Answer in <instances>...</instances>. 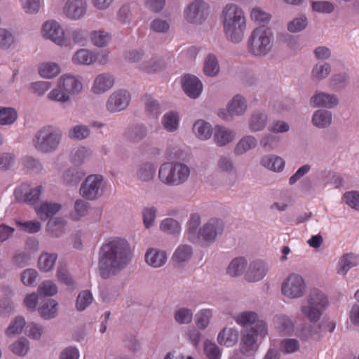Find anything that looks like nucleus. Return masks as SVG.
<instances>
[{
	"label": "nucleus",
	"mask_w": 359,
	"mask_h": 359,
	"mask_svg": "<svg viewBox=\"0 0 359 359\" xmlns=\"http://www.w3.org/2000/svg\"><path fill=\"white\" fill-rule=\"evenodd\" d=\"M133 252L128 242L119 237L107 240L98 252L97 271L102 279L118 276L130 263Z\"/></svg>",
	"instance_id": "1"
},
{
	"label": "nucleus",
	"mask_w": 359,
	"mask_h": 359,
	"mask_svg": "<svg viewBox=\"0 0 359 359\" xmlns=\"http://www.w3.org/2000/svg\"><path fill=\"white\" fill-rule=\"evenodd\" d=\"M224 32L233 43H239L246 27L243 11L236 4H227L222 11Z\"/></svg>",
	"instance_id": "2"
},
{
	"label": "nucleus",
	"mask_w": 359,
	"mask_h": 359,
	"mask_svg": "<svg viewBox=\"0 0 359 359\" xmlns=\"http://www.w3.org/2000/svg\"><path fill=\"white\" fill-rule=\"evenodd\" d=\"M190 173V168L187 164L178 161H169L160 165L158 177L165 185L178 187L187 182Z\"/></svg>",
	"instance_id": "3"
},
{
	"label": "nucleus",
	"mask_w": 359,
	"mask_h": 359,
	"mask_svg": "<svg viewBox=\"0 0 359 359\" xmlns=\"http://www.w3.org/2000/svg\"><path fill=\"white\" fill-rule=\"evenodd\" d=\"M273 34L265 26L255 28L248 39V50L256 57H264L268 55L273 46Z\"/></svg>",
	"instance_id": "4"
},
{
	"label": "nucleus",
	"mask_w": 359,
	"mask_h": 359,
	"mask_svg": "<svg viewBox=\"0 0 359 359\" xmlns=\"http://www.w3.org/2000/svg\"><path fill=\"white\" fill-rule=\"evenodd\" d=\"M62 135V131L59 128L51 126H44L35 134L34 146L40 152H53L57 149Z\"/></svg>",
	"instance_id": "5"
},
{
	"label": "nucleus",
	"mask_w": 359,
	"mask_h": 359,
	"mask_svg": "<svg viewBox=\"0 0 359 359\" xmlns=\"http://www.w3.org/2000/svg\"><path fill=\"white\" fill-rule=\"evenodd\" d=\"M329 305L327 295L318 289L310 290L307 304L302 306V313L311 321L317 322Z\"/></svg>",
	"instance_id": "6"
},
{
	"label": "nucleus",
	"mask_w": 359,
	"mask_h": 359,
	"mask_svg": "<svg viewBox=\"0 0 359 359\" xmlns=\"http://www.w3.org/2000/svg\"><path fill=\"white\" fill-rule=\"evenodd\" d=\"M267 332V326L264 321L257 323V328L245 329L241 334L240 351L245 356L253 355L258 350L257 337H264Z\"/></svg>",
	"instance_id": "7"
},
{
	"label": "nucleus",
	"mask_w": 359,
	"mask_h": 359,
	"mask_svg": "<svg viewBox=\"0 0 359 359\" xmlns=\"http://www.w3.org/2000/svg\"><path fill=\"white\" fill-rule=\"evenodd\" d=\"M104 188L102 175H90L81 184L79 194L86 200L95 201L103 195Z\"/></svg>",
	"instance_id": "8"
},
{
	"label": "nucleus",
	"mask_w": 359,
	"mask_h": 359,
	"mask_svg": "<svg viewBox=\"0 0 359 359\" xmlns=\"http://www.w3.org/2000/svg\"><path fill=\"white\" fill-rule=\"evenodd\" d=\"M210 6L204 0H194L187 6L185 14L188 22L202 24L208 17Z\"/></svg>",
	"instance_id": "9"
},
{
	"label": "nucleus",
	"mask_w": 359,
	"mask_h": 359,
	"mask_svg": "<svg viewBox=\"0 0 359 359\" xmlns=\"http://www.w3.org/2000/svg\"><path fill=\"white\" fill-rule=\"evenodd\" d=\"M306 284L303 278L298 274H291L283 283L282 292L290 298H299L304 295Z\"/></svg>",
	"instance_id": "10"
},
{
	"label": "nucleus",
	"mask_w": 359,
	"mask_h": 359,
	"mask_svg": "<svg viewBox=\"0 0 359 359\" xmlns=\"http://www.w3.org/2000/svg\"><path fill=\"white\" fill-rule=\"evenodd\" d=\"M224 228V222L222 220L210 219L199 229V241L202 239L208 244L212 243L217 236L222 235Z\"/></svg>",
	"instance_id": "11"
},
{
	"label": "nucleus",
	"mask_w": 359,
	"mask_h": 359,
	"mask_svg": "<svg viewBox=\"0 0 359 359\" xmlns=\"http://www.w3.org/2000/svg\"><path fill=\"white\" fill-rule=\"evenodd\" d=\"M130 99V94L127 90H118L109 97L106 108L111 113L119 112L128 106Z\"/></svg>",
	"instance_id": "12"
},
{
	"label": "nucleus",
	"mask_w": 359,
	"mask_h": 359,
	"mask_svg": "<svg viewBox=\"0 0 359 359\" xmlns=\"http://www.w3.org/2000/svg\"><path fill=\"white\" fill-rule=\"evenodd\" d=\"M246 109L247 104L245 98L241 95H236L229 103L227 110L220 109L218 115L224 120L231 121L233 120V116L242 115Z\"/></svg>",
	"instance_id": "13"
},
{
	"label": "nucleus",
	"mask_w": 359,
	"mask_h": 359,
	"mask_svg": "<svg viewBox=\"0 0 359 359\" xmlns=\"http://www.w3.org/2000/svg\"><path fill=\"white\" fill-rule=\"evenodd\" d=\"M43 35L59 46L65 43V34L59 23L54 20L46 22L43 25Z\"/></svg>",
	"instance_id": "14"
},
{
	"label": "nucleus",
	"mask_w": 359,
	"mask_h": 359,
	"mask_svg": "<svg viewBox=\"0 0 359 359\" xmlns=\"http://www.w3.org/2000/svg\"><path fill=\"white\" fill-rule=\"evenodd\" d=\"M339 104V99L334 94L324 92L315 93L310 98V104L313 107L333 109Z\"/></svg>",
	"instance_id": "15"
},
{
	"label": "nucleus",
	"mask_w": 359,
	"mask_h": 359,
	"mask_svg": "<svg viewBox=\"0 0 359 359\" xmlns=\"http://www.w3.org/2000/svg\"><path fill=\"white\" fill-rule=\"evenodd\" d=\"M268 267L265 262L262 260H255L250 263L247 269L245 278L250 283L261 280L266 275Z\"/></svg>",
	"instance_id": "16"
},
{
	"label": "nucleus",
	"mask_w": 359,
	"mask_h": 359,
	"mask_svg": "<svg viewBox=\"0 0 359 359\" xmlns=\"http://www.w3.org/2000/svg\"><path fill=\"white\" fill-rule=\"evenodd\" d=\"M182 85L186 95L192 99L198 98L201 94L203 84L196 76L191 74L184 75L182 79Z\"/></svg>",
	"instance_id": "17"
},
{
	"label": "nucleus",
	"mask_w": 359,
	"mask_h": 359,
	"mask_svg": "<svg viewBox=\"0 0 359 359\" xmlns=\"http://www.w3.org/2000/svg\"><path fill=\"white\" fill-rule=\"evenodd\" d=\"M86 9V0H67L64 12L68 18L76 20L85 14Z\"/></svg>",
	"instance_id": "18"
},
{
	"label": "nucleus",
	"mask_w": 359,
	"mask_h": 359,
	"mask_svg": "<svg viewBox=\"0 0 359 359\" xmlns=\"http://www.w3.org/2000/svg\"><path fill=\"white\" fill-rule=\"evenodd\" d=\"M86 175L81 168L72 167L67 169L62 175V184L68 187H76Z\"/></svg>",
	"instance_id": "19"
},
{
	"label": "nucleus",
	"mask_w": 359,
	"mask_h": 359,
	"mask_svg": "<svg viewBox=\"0 0 359 359\" xmlns=\"http://www.w3.org/2000/svg\"><path fill=\"white\" fill-rule=\"evenodd\" d=\"M61 208L62 206L59 203L45 201L35 205L34 208L39 217L41 220L46 221L53 217Z\"/></svg>",
	"instance_id": "20"
},
{
	"label": "nucleus",
	"mask_w": 359,
	"mask_h": 359,
	"mask_svg": "<svg viewBox=\"0 0 359 359\" xmlns=\"http://www.w3.org/2000/svg\"><path fill=\"white\" fill-rule=\"evenodd\" d=\"M148 130L146 126L142 123L131 125L125 131L126 139L132 143H139L147 135Z\"/></svg>",
	"instance_id": "21"
},
{
	"label": "nucleus",
	"mask_w": 359,
	"mask_h": 359,
	"mask_svg": "<svg viewBox=\"0 0 359 359\" xmlns=\"http://www.w3.org/2000/svg\"><path fill=\"white\" fill-rule=\"evenodd\" d=\"M311 123L317 128H327L332 123V114L326 109H318L313 114Z\"/></svg>",
	"instance_id": "22"
},
{
	"label": "nucleus",
	"mask_w": 359,
	"mask_h": 359,
	"mask_svg": "<svg viewBox=\"0 0 359 359\" xmlns=\"http://www.w3.org/2000/svg\"><path fill=\"white\" fill-rule=\"evenodd\" d=\"M88 34L85 29H70L66 31L65 45L79 44L85 46L88 41Z\"/></svg>",
	"instance_id": "23"
},
{
	"label": "nucleus",
	"mask_w": 359,
	"mask_h": 359,
	"mask_svg": "<svg viewBox=\"0 0 359 359\" xmlns=\"http://www.w3.org/2000/svg\"><path fill=\"white\" fill-rule=\"evenodd\" d=\"M58 87L66 93L75 94L82 90L83 86L75 76L64 75L60 79Z\"/></svg>",
	"instance_id": "24"
},
{
	"label": "nucleus",
	"mask_w": 359,
	"mask_h": 359,
	"mask_svg": "<svg viewBox=\"0 0 359 359\" xmlns=\"http://www.w3.org/2000/svg\"><path fill=\"white\" fill-rule=\"evenodd\" d=\"M145 261L152 267H161L164 265L167 261L166 252L158 249H149L145 254Z\"/></svg>",
	"instance_id": "25"
},
{
	"label": "nucleus",
	"mask_w": 359,
	"mask_h": 359,
	"mask_svg": "<svg viewBox=\"0 0 359 359\" xmlns=\"http://www.w3.org/2000/svg\"><path fill=\"white\" fill-rule=\"evenodd\" d=\"M238 331L233 328L224 327L217 337V341L222 346L231 347L238 341Z\"/></svg>",
	"instance_id": "26"
},
{
	"label": "nucleus",
	"mask_w": 359,
	"mask_h": 359,
	"mask_svg": "<svg viewBox=\"0 0 359 359\" xmlns=\"http://www.w3.org/2000/svg\"><path fill=\"white\" fill-rule=\"evenodd\" d=\"M268 122V116L262 111H254L249 119V128L252 132H259L264 129Z\"/></svg>",
	"instance_id": "27"
},
{
	"label": "nucleus",
	"mask_w": 359,
	"mask_h": 359,
	"mask_svg": "<svg viewBox=\"0 0 359 359\" xmlns=\"http://www.w3.org/2000/svg\"><path fill=\"white\" fill-rule=\"evenodd\" d=\"M156 171V168L153 163L144 162L139 165L136 177L142 182H148L154 178Z\"/></svg>",
	"instance_id": "28"
},
{
	"label": "nucleus",
	"mask_w": 359,
	"mask_h": 359,
	"mask_svg": "<svg viewBox=\"0 0 359 359\" xmlns=\"http://www.w3.org/2000/svg\"><path fill=\"white\" fill-rule=\"evenodd\" d=\"M114 79L107 74H102L97 76L93 86V91L96 94L102 93L114 86Z\"/></svg>",
	"instance_id": "29"
},
{
	"label": "nucleus",
	"mask_w": 359,
	"mask_h": 359,
	"mask_svg": "<svg viewBox=\"0 0 359 359\" xmlns=\"http://www.w3.org/2000/svg\"><path fill=\"white\" fill-rule=\"evenodd\" d=\"M234 133L223 126H217L215 128L214 140L217 146L222 147L234 139Z\"/></svg>",
	"instance_id": "30"
},
{
	"label": "nucleus",
	"mask_w": 359,
	"mask_h": 359,
	"mask_svg": "<svg viewBox=\"0 0 359 359\" xmlns=\"http://www.w3.org/2000/svg\"><path fill=\"white\" fill-rule=\"evenodd\" d=\"M38 311L45 320L54 318L57 313V302L55 299H48L39 307Z\"/></svg>",
	"instance_id": "31"
},
{
	"label": "nucleus",
	"mask_w": 359,
	"mask_h": 359,
	"mask_svg": "<svg viewBox=\"0 0 359 359\" xmlns=\"http://www.w3.org/2000/svg\"><path fill=\"white\" fill-rule=\"evenodd\" d=\"M260 164L271 170L280 172L284 168L285 161L282 158L279 156L274 155H266L264 156L261 158Z\"/></svg>",
	"instance_id": "32"
},
{
	"label": "nucleus",
	"mask_w": 359,
	"mask_h": 359,
	"mask_svg": "<svg viewBox=\"0 0 359 359\" xmlns=\"http://www.w3.org/2000/svg\"><path fill=\"white\" fill-rule=\"evenodd\" d=\"M193 131L197 137L203 140L210 138L212 135L211 125L203 120H198L195 122Z\"/></svg>",
	"instance_id": "33"
},
{
	"label": "nucleus",
	"mask_w": 359,
	"mask_h": 359,
	"mask_svg": "<svg viewBox=\"0 0 359 359\" xmlns=\"http://www.w3.org/2000/svg\"><path fill=\"white\" fill-rule=\"evenodd\" d=\"M236 322L242 325L245 326L248 325H254L252 327L257 328V323L260 321H263L262 320H259L258 318V315L255 311H244L238 314L235 317Z\"/></svg>",
	"instance_id": "34"
},
{
	"label": "nucleus",
	"mask_w": 359,
	"mask_h": 359,
	"mask_svg": "<svg viewBox=\"0 0 359 359\" xmlns=\"http://www.w3.org/2000/svg\"><path fill=\"white\" fill-rule=\"evenodd\" d=\"M95 60V54L84 48L77 50L72 57L73 62L76 65H89Z\"/></svg>",
	"instance_id": "35"
},
{
	"label": "nucleus",
	"mask_w": 359,
	"mask_h": 359,
	"mask_svg": "<svg viewBox=\"0 0 359 359\" xmlns=\"http://www.w3.org/2000/svg\"><path fill=\"white\" fill-rule=\"evenodd\" d=\"M248 262L245 258L239 257L233 259L227 267V273L232 277L240 276L245 271Z\"/></svg>",
	"instance_id": "36"
},
{
	"label": "nucleus",
	"mask_w": 359,
	"mask_h": 359,
	"mask_svg": "<svg viewBox=\"0 0 359 359\" xmlns=\"http://www.w3.org/2000/svg\"><path fill=\"white\" fill-rule=\"evenodd\" d=\"M331 65L327 62H318L311 71V78L315 81L323 80L331 73Z\"/></svg>",
	"instance_id": "37"
},
{
	"label": "nucleus",
	"mask_w": 359,
	"mask_h": 359,
	"mask_svg": "<svg viewBox=\"0 0 359 359\" xmlns=\"http://www.w3.org/2000/svg\"><path fill=\"white\" fill-rule=\"evenodd\" d=\"M203 72L206 76H215L219 72V65L217 57L209 54L205 59Z\"/></svg>",
	"instance_id": "38"
},
{
	"label": "nucleus",
	"mask_w": 359,
	"mask_h": 359,
	"mask_svg": "<svg viewBox=\"0 0 359 359\" xmlns=\"http://www.w3.org/2000/svg\"><path fill=\"white\" fill-rule=\"evenodd\" d=\"M257 144V140L252 135H247L243 137L234 148V153L236 155H241L248 151L255 148Z\"/></svg>",
	"instance_id": "39"
},
{
	"label": "nucleus",
	"mask_w": 359,
	"mask_h": 359,
	"mask_svg": "<svg viewBox=\"0 0 359 359\" xmlns=\"http://www.w3.org/2000/svg\"><path fill=\"white\" fill-rule=\"evenodd\" d=\"M201 224L200 217L197 214H193L188 222V238L193 243L199 241L198 226Z\"/></svg>",
	"instance_id": "40"
},
{
	"label": "nucleus",
	"mask_w": 359,
	"mask_h": 359,
	"mask_svg": "<svg viewBox=\"0 0 359 359\" xmlns=\"http://www.w3.org/2000/svg\"><path fill=\"white\" fill-rule=\"evenodd\" d=\"M179 115L177 112L170 111L164 114L161 123L163 128L168 132L175 131L179 126Z\"/></svg>",
	"instance_id": "41"
},
{
	"label": "nucleus",
	"mask_w": 359,
	"mask_h": 359,
	"mask_svg": "<svg viewBox=\"0 0 359 359\" xmlns=\"http://www.w3.org/2000/svg\"><path fill=\"white\" fill-rule=\"evenodd\" d=\"M57 254L52 253L49 254L47 252H43L40 255L38 259V265L40 270L48 272L50 271L54 266L57 260Z\"/></svg>",
	"instance_id": "42"
},
{
	"label": "nucleus",
	"mask_w": 359,
	"mask_h": 359,
	"mask_svg": "<svg viewBox=\"0 0 359 359\" xmlns=\"http://www.w3.org/2000/svg\"><path fill=\"white\" fill-rule=\"evenodd\" d=\"M90 130L88 126L86 125H76L68 131V137L71 140H83L90 136Z\"/></svg>",
	"instance_id": "43"
},
{
	"label": "nucleus",
	"mask_w": 359,
	"mask_h": 359,
	"mask_svg": "<svg viewBox=\"0 0 359 359\" xmlns=\"http://www.w3.org/2000/svg\"><path fill=\"white\" fill-rule=\"evenodd\" d=\"M193 255L191 246L188 245H182L179 246L173 255L174 261L179 264L185 263L190 260Z\"/></svg>",
	"instance_id": "44"
},
{
	"label": "nucleus",
	"mask_w": 359,
	"mask_h": 359,
	"mask_svg": "<svg viewBox=\"0 0 359 359\" xmlns=\"http://www.w3.org/2000/svg\"><path fill=\"white\" fill-rule=\"evenodd\" d=\"M165 67L164 60L161 57L151 58L141 64L140 69L147 73H155L163 70Z\"/></svg>",
	"instance_id": "45"
},
{
	"label": "nucleus",
	"mask_w": 359,
	"mask_h": 359,
	"mask_svg": "<svg viewBox=\"0 0 359 359\" xmlns=\"http://www.w3.org/2000/svg\"><path fill=\"white\" fill-rule=\"evenodd\" d=\"M277 328L283 334H290L294 330V324L290 318L285 315L277 316L275 318Z\"/></svg>",
	"instance_id": "46"
},
{
	"label": "nucleus",
	"mask_w": 359,
	"mask_h": 359,
	"mask_svg": "<svg viewBox=\"0 0 359 359\" xmlns=\"http://www.w3.org/2000/svg\"><path fill=\"white\" fill-rule=\"evenodd\" d=\"M90 39L95 46L97 47H104L111 39V35L109 32L95 30L91 32Z\"/></svg>",
	"instance_id": "47"
},
{
	"label": "nucleus",
	"mask_w": 359,
	"mask_h": 359,
	"mask_svg": "<svg viewBox=\"0 0 359 359\" xmlns=\"http://www.w3.org/2000/svg\"><path fill=\"white\" fill-rule=\"evenodd\" d=\"M24 169L29 174H39L43 170V165L39 159L27 156L24 158Z\"/></svg>",
	"instance_id": "48"
},
{
	"label": "nucleus",
	"mask_w": 359,
	"mask_h": 359,
	"mask_svg": "<svg viewBox=\"0 0 359 359\" xmlns=\"http://www.w3.org/2000/svg\"><path fill=\"white\" fill-rule=\"evenodd\" d=\"M309 20L306 16L302 15L294 18L287 24V29L290 32L297 33L303 31L308 26Z\"/></svg>",
	"instance_id": "49"
},
{
	"label": "nucleus",
	"mask_w": 359,
	"mask_h": 359,
	"mask_svg": "<svg viewBox=\"0 0 359 359\" xmlns=\"http://www.w3.org/2000/svg\"><path fill=\"white\" fill-rule=\"evenodd\" d=\"M349 76L347 73H339L334 74L330 79V86L335 90L345 88L348 84Z\"/></svg>",
	"instance_id": "50"
},
{
	"label": "nucleus",
	"mask_w": 359,
	"mask_h": 359,
	"mask_svg": "<svg viewBox=\"0 0 359 359\" xmlns=\"http://www.w3.org/2000/svg\"><path fill=\"white\" fill-rule=\"evenodd\" d=\"M60 67L55 62L43 64L39 68L40 75L43 78L50 79L60 73Z\"/></svg>",
	"instance_id": "51"
},
{
	"label": "nucleus",
	"mask_w": 359,
	"mask_h": 359,
	"mask_svg": "<svg viewBox=\"0 0 359 359\" xmlns=\"http://www.w3.org/2000/svg\"><path fill=\"white\" fill-rule=\"evenodd\" d=\"M16 111L11 107H0V125H11L17 118Z\"/></svg>",
	"instance_id": "52"
},
{
	"label": "nucleus",
	"mask_w": 359,
	"mask_h": 359,
	"mask_svg": "<svg viewBox=\"0 0 359 359\" xmlns=\"http://www.w3.org/2000/svg\"><path fill=\"white\" fill-rule=\"evenodd\" d=\"M65 224V221L61 217H55L50 219L47 224V230L55 237H59L62 235L63 231L62 227Z\"/></svg>",
	"instance_id": "53"
},
{
	"label": "nucleus",
	"mask_w": 359,
	"mask_h": 359,
	"mask_svg": "<svg viewBox=\"0 0 359 359\" xmlns=\"http://www.w3.org/2000/svg\"><path fill=\"white\" fill-rule=\"evenodd\" d=\"M146 111L154 117H157L161 113V107L158 102L151 95L144 97Z\"/></svg>",
	"instance_id": "54"
},
{
	"label": "nucleus",
	"mask_w": 359,
	"mask_h": 359,
	"mask_svg": "<svg viewBox=\"0 0 359 359\" xmlns=\"http://www.w3.org/2000/svg\"><path fill=\"white\" fill-rule=\"evenodd\" d=\"M90 208V203L83 199H77L74 203L75 213L72 215L74 220L78 221L81 217L86 216L88 214Z\"/></svg>",
	"instance_id": "55"
},
{
	"label": "nucleus",
	"mask_w": 359,
	"mask_h": 359,
	"mask_svg": "<svg viewBox=\"0 0 359 359\" xmlns=\"http://www.w3.org/2000/svg\"><path fill=\"white\" fill-rule=\"evenodd\" d=\"M160 229L167 233L175 234L180 231L181 227L180 223L175 219L166 218L161 222Z\"/></svg>",
	"instance_id": "56"
},
{
	"label": "nucleus",
	"mask_w": 359,
	"mask_h": 359,
	"mask_svg": "<svg viewBox=\"0 0 359 359\" xmlns=\"http://www.w3.org/2000/svg\"><path fill=\"white\" fill-rule=\"evenodd\" d=\"M204 353L208 359H220L222 356L219 347L209 340L204 342Z\"/></svg>",
	"instance_id": "57"
},
{
	"label": "nucleus",
	"mask_w": 359,
	"mask_h": 359,
	"mask_svg": "<svg viewBox=\"0 0 359 359\" xmlns=\"http://www.w3.org/2000/svg\"><path fill=\"white\" fill-rule=\"evenodd\" d=\"M15 41V37L9 30L0 28V49L9 48Z\"/></svg>",
	"instance_id": "58"
},
{
	"label": "nucleus",
	"mask_w": 359,
	"mask_h": 359,
	"mask_svg": "<svg viewBox=\"0 0 359 359\" xmlns=\"http://www.w3.org/2000/svg\"><path fill=\"white\" fill-rule=\"evenodd\" d=\"M175 320L179 324H189L193 318V312L188 308H180L175 313Z\"/></svg>",
	"instance_id": "59"
},
{
	"label": "nucleus",
	"mask_w": 359,
	"mask_h": 359,
	"mask_svg": "<svg viewBox=\"0 0 359 359\" xmlns=\"http://www.w3.org/2000/svg\"><path fill=\"white\" fill-rule=\"evenodd\" d=\"M93 301L92 294L89 290L81 291L76 299V309L78 311H83Z\"/></svg>",
	"instance_id": "60"
},
{
	"label": "nucleus",
	"mask_w": 359,
	"mask_h": 359,
	"mask_svg": "<svg viewBox=\"0 0 359 359\" xmlns=\"http://www.w3.org/2000/svg\"><path fill=\"white\" fill-rule=\"evenodd\" d=\"M354 259L355 257L353 254H346L343 256L339 262L338 273L345 275L351 268L356 264Z\"/></svg>",
	"instance_id": "61"
},
{
	"label": "nucleus",
	"mask_w": 359,
	"mask_h": 359,
	"mask_svg": "<svg viewBox=\"0 0 359 359\" xmlns=\"http://www.w3.org/2000/svg\"><path fill=\"white\" fill-rule=\"evenodd\" d=\"M25 332L29 338L32 339H39L43 333V327L41 325L34 323H30L26 325L24 321Z\"/></svg>",
	"instance_id": "62"
},
{
	"label": "nucleus",
	"mask_w": 359,
	"mask_h": 359,
	"mask_svg": "<svg viewBox=\"0 0 359 359\" xmlns=\"http://www.w3.org/2000/svg\"><path fill=\"white\" fill-rule=\"evenodd\" d=\"M212 311L208 309H205L200 311L196 314V324L200 329H205L208 327L210 323V319L212 317Z\"/></svg>",
	"instance_id": "63"
},
{
	"label": "nucleus",
	"mask_w": 359,
	"mask_h": 359,
	"mask_svg": "<svg viewBox=\"0 0 359 359\" xmlns=\"http://www.w3.org/2000/svg\"><path fill=\"white\" fill-rule=\"evenodd\" d=\"M343 199L345 203L351 208L359 211V192L357 191H351L346 192L343 195Z\"/></svg>",
	"instance_id": "64"
}]
</instances>
